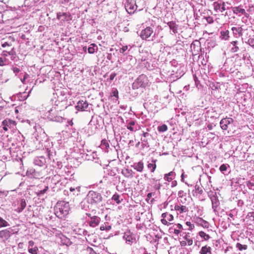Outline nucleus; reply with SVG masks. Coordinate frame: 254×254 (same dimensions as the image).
<instances>
[{"label": "nucleus", "mask_w": 254, "mask_h": 254, "mask_svg": "<svg viewBox=\"0 0 254 254\" xmlns=\"http://www.w3.org/2000/svg\"><path fill=\"white\" fill-rule=\"evenodd\" d=\"M103 198L101 194L97 191L90 190L86 197L80 202V207L84 210H88L93 206H102Z\"/></svg>", "instance_id": "1"}, {"label": "nucleus", "mask_w": 254, "mask_h": 254, "mask_svg": "<svg viewBox=\"0 0 254 254\" xmlns=\"http://www.w3.org/2000/svg\"><path fill=\"white\" fill-rule=\"evenodd\" d=\"M70 207L68 202L64 201H58L55 207V213L60 218L66 216L69 211Z\"/></svg>", "instance_id": "2"}, {"label": "nucleus", "mask_w": 254, "mask_h": 254, "mask_svg": "<svg viewBox=\"0 0 254 254\" xmlns=\"http://www.w3.org/2000/svg\"><path fill=\"white\" fill-rule=\"evenodd\" d=\"M148 82L147 77L144 74H141L133 82L132 88L137 89L140 87L144 88L148 85Z\"/></svg>", "instance_id": "3"}, {"label": "nucleus", "mask_w": 254, "mask_h": 254, "mask_svg": "<svg viewBox=\"0 0 254 254\" xmlns=\"http://www.w3.org/2000/svg\"><path fill=\"white\" fill-rule=\"evenodd\" d=\"M55 106L53 107L49 111L50 114H57L59 115V112L67 108L66 101H61L56 102Z\"/></svg>", "instance_id": "4"}, {"label": "nucleus", "mask_w": 254, "mask_h": 254, "mask_svg": "<svg viewBox=\"0 0 254 254\" xmlns=\"http://www.w3.org/2000/svg\"><path fill=\"white\" fill-rule=\"evenodd\" d=\"M86 215L88 217L86 218V222L90 227L95 228L99 225L101 222V218L99 216L92 215L88 213H86Z\"/></svg>", "instance_id": "5"}, {"label": "nucleus", "mask_w": 254, "mask_h": 254, "mask_svg": "<svg viewBox=\"0 0 254 254\" xmlns=\"http://www.w3.org/2000/svg\"><path fill=\"white\" fill-rule=\"evenodd\" d=\"M230 4L229 2H225L222 0H218L214 1L212 5L214 10L216 12H223L226 9H229V7H226V4Z\"/></svg>", "instance_id": "6"}, {"label": "nucleus", "mask_w": 254, "mask_h": 254, "mask_svg": "<svg viewBox=\"0 0 254 254\" xmlns=\"http://www.w3.org/2000/svg\"><path fill=\"white\" fill-rule=\"evenodd\" d=\"M123 238L125 241L126 243L129 245H131L136 242L134 235L129 230L126 231L124 233Z\"/></svg>", "instance_id": "7"}, {"label": "nucleus", "mask_w": 254, "mask_h": 254, "mask_svg": "<svg viewBox=\"0 0 254 254\" xmlns=\"http://www.w3.org/2000/svg\"><path fill=\"white\" fill-rule=\"evenodd\" d=\"M234 120L231 118L226 117L222 119L220 122V126L222 129L227 130L232 126Z\"/></svg>", "instance_id": "8"}, {"label": "nucleus", "mask_w": 254, "mask_h": 254, "mask_svg": "<svg viewBox=\"0 0 254 254\" xmlns=\"http://www.w3.org/2000/svg\"><path fill=\"white\" fill-rule=\"evenodd\" d=\"M137 6L134 1L132 0H127V1L125 4V8L129 14L133 13L137 9Z\"/></svg>", "instance_id": "9"}, {"label": "nucleus", "mask_w": 254, "mask_h": 254, "mask_svg": "<svg viewBox=\"0 0 254 254\" xmlns=\"http://www.w3.org/2000/svg\"><path fill=\"white\" fill-rule=\"evenodd\" d=\"M161 221L164 225L169 226V225L171 224L172 222L174 219V216L173 215L168 213L165 212L163 213L161 215Z\"/></svg>", "instance_id": "10"}, {"label": "nucleus", "mask_w": 254, "mask_h": 254, "mask_svg": "<svg viewBox=\"0 0 254 254\" xmlns=\"http://www.w3.org/2000/svg\"><path fill=\"white\" fill-rule=\"evenodd\" d=\"M210 199L212 203V208L215 213L218 212L219 210L220 202L216 194H213L210 196Z\"/></svg>", "instance_id": "11"}, {"label": "nucleus", "mask_w": 254, "mask_h": 254, "mask_svg": "<svg viewBox=\"0 0 254 254\" xmlns=\"http://www.w3.org/2000/svg\"><path fill=\"white\" fill-rule=\"evenodd\" d=\"M15 122L10 119H6L2 122L3 129L6 131L8 128H13L15 126Z\"/></svg>", "instance_id": "12"}, {"label": "nucleus", "mask_w": 254, "mask_h": 254, "mask_svg": "<svg viewBox=\"0 0 254 254\" xmlns=\"http://www.w3.org/2000/svg\"><path fill=\"white\" fill-rule=\"evenodd\" d=\"M37 133L35 134V138L36 140L39 141L40 143H42V141H45L47 139V136L45 131L41 128H39V130L37 131Z\"/></svg>", "instance_id": "13"}, {"label": "nucleus", "mask_w": 254, "mask_h": 254, "mask_svg": "<svg viewBox=\"0 0 254 254\" xmlns=\"http://www.w3.org/2000/svg\"><path fill=\"white\" fill-rule=\"evenodd\" d=\"M26 175L29 178L39 179L41 177V174L40 172L36 171L33 168H29L26 172Z\"/></svg>", "instance_id": "14"}, {"label": "nucleus", "mask_w": 254, "mask_h": 254, "mask_svg": "<svg viewBox=\"0 0 254 254\" xmlns=\"http://www.w3.org/2000/svg\"><path fill=\"white\" fill-rule=\"evenodd\" d=\"M89 104L86 100H80L79 101L76 106V109L78 111H88Z\"/></svg>", "instance_id": "15"}, {"label": "nucleus", "mask_w": 254, "mask_h": 254, "mask_svg": "<svg viewBox=\"0 0 254 254\" xmlns=\"http://www.w3.org/2000/svg\"><path fill=\"white\" fill-rule=\"evenodd\" d=\"M13 229L9 228L0 231V238L3 241L8 240L11 236Z\"/></svg>", "instance_id": "16"}, {"label": "nucleus", "mask_w": 254, "mask_h": 254, "mask_svg": "<svg viewBox=\"0 0 254 254\" xmlns=\"http://www.w3.org/2000/svg\"><path fill=\"white\" fill-rule=\"evenodd\" d=\"M153 31L150 27H147L142 30L140 33V37L143 40H145L149 38L152 34Z\"/></svg>", "instance_id": "17"}, {"label": "nucleus", "mask_w": 254, "mask_h": 254, "mask_svg": "<svg viewBox=\"0 0 254 254\" xmlns=\"http://www.w3.org/2000/svg\"><path fill=\"white\" fill-rule=\"evenodd\" d=\"M151 137V135L148 132H143L142 136L141 138V143L142 148L143 149L145 147H149V145L148 142V137Z\"/></svg>", "instance_id": "18"}, {"label": "nucleus", "mask_w": 254, "mask_h": 254, "mask_svg": "<svg viewBox=\"0 0 254 254\" xmlns=\"http://www.w3.org/2000/svg\"><path fill=\"white\" fill-rule=\"evenodd\" d=\"M34 163L36 165L42 167L46 165V159L45 157L43 156L36 157L34 160Z\"/></svg>", "instance_id": "19"}, {"label": "nucleus", "mask_w": 254, "mask_h": 254, "mask_svg": "<svg viewBox=\"0 0 254 254\" xmlns=\"http://www.w3.org/2000/svg\"><path fill=\"white\" fill-rule=\"evenodd\" d=\"M174 209L176 211L177 214H181L187 212L189 211L188 208L181 204H177L174 206Z\"/></svg>", "instance_id": "20"}, {"label": "nucleus", "mask_w": 254, "mask_h": 254, "mask_svg": "<svg viewBox=\"0 0 254 254\" xmlns=\"http://www.w3.org/2000/svg\"><path fill=\"white\" fill-rule=\"evenodd\" d=\"M231 30L233 35L236 38L240 37L243 35V29L240 26L233 27Z\"/></svg>", "instance_id": "21"}, {"label": "nucleus", "mask_w": 254, "mask_h": 254, "mask_svg": "<svg viewBox=\"0 0 254 254\" xmlns=\"http://www.w3.org/2000/svg\"><path fill=\"white\" fill-rule=\"evenodd\" d=\"M57 17L58 19L63 21H68L71 19L69 14L65 12H58Z\"/></svg>", "instance_id": "22"}, {"label": "nucleus", "mask_w": 254, "mask_h": 254, "mask_svg": "<svg viewBox=\"0 0 254 254\" xmlns=\"http://www.w3.org/2000/svg\"><path fill=\"white\" fill-rule=\"evenodd\" d=\"M92 122V120H91L88 125L87 133L89 135L94 134L97 128V127L94 124L93 125Z\"/></svg>", "instance_id": "23"}, {"label": "nucleus", "mask_w": 254, "mask_h": 254, "mask_svg": "<svg viewBox=\"0 0 254 254\" xmlns=\"http://www.w3.org/2000/svg\"><path fill=\"white\" fill-rule=\"evenodd\" d=\"M131 167L137 172H142L144 168V164L142 161L137 163H134Z\"/></svg>", "instance_id": "24"}, {"label": "nucleus", "mask_w": 254, "mask_h": 254, "mask_svg": "<svg viewBox=\"0 0 254 254\" xmlns=\"http://www.w3.org/2000/svg\"><path fill=\"white\" fill-rule=\"evenodd\" d=\"M109 144L107 140L104 139L101 141L100 147L105 152H109Z\"/></svg>", "instance_id": "25"}, {"label": "nucleus", "mask_w": 254, "mask_h": 254, "mask_svg": "<svg viewBox=\"0 0 254 254\" xmlns=\"http://www.w3.org/2000/svg\"><path fill=\"white\" fill-rule=\"evenodd\" d=\"M122 174L126 178H132L134 175V172L132 170L129 169H124L122 171Z\"/></svg>", "instance_id": "26"}, {"label": "nucleus", "mask_w": 254, "mask_h": 254, "mask_svg": "<svg viewBox=\"0 0 254 254\" xmlns=\"http://www.w3.org/2000/svg\"><path fill=\"white\" fill-rule=\"evenodd\" d=\"M176 173L174 171H171L169 173L166 174L164 175V179L165 181L168 182H171L175 179Z\"/></svg>", "instance_id": "27"}, {"label": "nucleus", "mask_w": 254, "mask_h": 254, "mask_svg": "<svg viewBox=\"0 0 254 254\" xmlns=\"http://www.w3.org/2000/svg\"><path fill=\"white\" fill-rule=\"evenodd\" d=\"M112 229V224L109 222H104L101 224L100 227V230L101 231H106V232L109 231Z\"/></svg>", "instance_id": "28"}, {"label": "nucleus", "mask_w": 254, "mask_h": 254, "mask_svg": "<svg viewBox=\"0 0 254 254\" xmlns=\"http://www.w3.org/2000/svg\"><path fill=\"white\" fill-rule=\"evenodd\" d=\"M190 49L191 51H194L195 55H196V53L200 50V43L198 41L193 42L190 45Z\"/></svg>", "instance_id": "29"}, {"label": "nucleus", "mask_w": 254, "mask_h": 254, "mask_svg": "<svg viewBox=\"0 0 254 254\" xmlns=\"http://www.w3.org/2000/svg\"><path fill=\"white\" fill-rule=\"evenodd\" d=\"M167 25L169 26L170 29L172 30L174 34H176L178 32V25H177L175 22L173 21H170L167 23Z\"/></svg>", "instance_id": "30"}, {"label": "nucleus", "mask_w": 254, "mask_h": 254, "mask_svg": "<svg viewBox=\"0 0 254 254\" xmlns=\"http://www.w3.org/2000/svg\"><path fill=\"white\" fill-rule=\"evenodd\" d=\"M26 206V203L24 199H21L20 200V206L18 207L15 210L18 213L21 212Z\"/></svg>", "instance_id": "31"}, {"label": "nucleus", "mask_w": 254, "mask_h": 254, "mask_svg": "<svg viewBox=\"0 0 254 254\" xmlns=\"http://www.w3.org/2000/svg\"><path fill=\"white\" fill-rule=\"evenodd\" d=\"M200 254H212L211 252V248L207 245L203 246L201 248L200 252Z\"/></svg>", "instance_id": "32"}, {"label": "nucleus", "mask_w": 254, "mask_h": 254, "mask_svg": "<svg viewBox=\"0 0 254 254\" xmlns=\"http://www.w3.org/2000/svg\"><path fill=\"white\" fill-rule=\"evenodd\" d=\"M232 10L233 13L236 14L241 13L245 15L246 14L245 9L241 8V6L233 7Z\"/></svg>", "instance_id": "33"}, {"label": "nucleus", "mask_w": 254, "mask_h": 254, "mask_svg": "<svg viewBox=\"0 0 254 254\" xmlns=\"http://www.w3.org/2000/svg\"><path fill=\"white\" fill-rule=\"evenodd\" d=\"M135 122L134 121H131L129 122L126 126L127 128L131 131H135L137 130L136 127L135 126Z\"/></svg>", "instance_id": "34"}, {"label": "nucleus", "mask_w": 254, "mask_h": 254, "mask_svg": "<svg viewBox=\"0 0 254 254\" xmlns=\"http://www.w3.org/2000/svg\"><path fill=\"white\" fill-rule=\"evenodd\" d=\"M197 223L199 225L201 226L202 227L205 228H208L209 226V223L207 221L203 220L201 218H198L197 219Z\"/></svg>", "instance_id": "35"}, {"label": "nucleus", "mask_w": 254, "mask_h": 254, "mask_svg": "<svg viewBox=\"0 0 254 254\" xmlns=\"http://www.w3.org/2000/svg\"><path fill=\"white\" fill-rule=\"evenodd\" d=\"M232 47H231V51L233 53L238 52L239 50V43L237 41H232L231 43Z\"/></svg>", "instance_id": "36"}, {"label": "nucleus", "mask_w": 254, "mask_h": 254, "mask_svg": "<svg viewBox=\"0 0 254 254\" xmlns=\"http://www.w3.org/2000/svg\"><path fill=\"white\" fill-rule=\"evenodd\" d=\"M30 92L31 91H29L28 94L26 92L19 93L17 95V97L19 100L24 101L28 98Z\"/></svg>", "instance_id": "37"}, {"label": "nucleus", "mask_w": 254, "mask_h": 254, "mask_svg": "<svg viewBox=\"0 0 254 254\" xmlns=\"http://www.w3.org/2000/svg\"><path fill=\"white\" fill-rule=\"evenodd\" d=\"M49 116H51V117H49V118H51V119L53 121L61 122L63 121V118L61 115H59L57 114H50L49 113Z\"/></svg>", "instance_id": "38"}, {"label": "nucleus", "mask_w": 254, "mask_h": 254, "mask_svg": "<svg viewBox=\"0 0 254 254\" xmlns=\"http://www.w3.org/2000/svg\"><path fill=\"white\" fill-rule=\"evenodd\" d=\"M220 38L222 40H228V38H229V31L228 30L221 31Z\"/></svg>", "instance_id": "39"}, {"label": "nucleus", "mask_w": 254, "mask_h": 254, "mask_svg": "<svg viewBox=\"0 0 254 254\" xmlns=\"http://www.w3.org/2000/svg\"><path fill=\"white\" fill-rule=\"evenodd\" d=\"M97 50L98 47L95 44H91L87 49L88 52L89 54H94L95 52L97 51Z\"/></svg>", "instance_id": "40"}, {"label": "nucleus", "mask_w": 254, "mask_h": 254, "mask_svg": "<svg viewBox=\"0 0 254 254\" xmlns=\"http://www.w3.org/2000/svg\"><path fill=\"white\" fill-rule=\"evenodd\" d=\"M229 167V165L228 164H223L220 166L219 170L223 174H226Z\"/></svg>", "instance_id": "41"}, {"label": "nucleus", "mask_w": 254, "mask_h": 254, "mask_svg": "<svg viewBox=\"0 0 254 254\" xmlns=\"http://www.w3.org/2000/svg\"><path fill=\"white\" fill-rule=\"evenodd\" d=\"M199 236L205 241H207L210 239L209 235L207 234L203 231H200L198 233Z\"/></svg>", "instance_id": "42"}, {"label": "nucleus", "mask_w": 254, "mask_h": 254, "mask_svg": "<svg viewBox=\"0 0 254 254\" xmlns=\"http://www.w3.org/2000/svg\"><path fill=\"white\" fill-rule=\"evenodd\" d=\"M152 163H149L147 165V167L148 169H150L151 172H154L156 168V165L155 164V161L152 160Z\"/></svg>", "instance_id": "43"}, {"label": "nucleus", "mask_w": 254, "mask_h": 254, "mask_svg": "<svg viewBox=\"0 0 254 254\" xmlns=\"http://www.w3.org/2000/svg\"><path fill=\"white\" fill-rule=\"evenodd\" d=\"M70 190L71 192H74V195H78L80 191V187H77L76 188L71 187Z\"/></svg>", "instance_id": "44"}, {"label": "nucleus", "mask_w": 254, "mask_h": 254, "mask_svg": "<svg viewBox=\"0 0 254 254\" xmlns=\"http://www.w3.org/2000/svg\"><path fill=\"white\" fill-rule=\"evenodd\" d=\"M120 198V195L116 193L113 195L112 199L114 200L117 204H120L121 203Z\"/></svg>", "instance_id": "45"}, {"label": "nucleus", "mask_w": 254, "mask_h": 254, "mask_svg": "<svg viewBox=\"0 0 254 254\" xmlns=\"http://www.w3.org/2000/svg\"><path fill=\"white\" fill-rule=\"evenodd\" d=\"M9 226L8 222L0 217V228L5 227Z\"/></svg>", "instance_id": "46"}, {"label": "nucleus", "mask_w": 254, "mask_h": 254, "mask_svg": "<svg viewBox=\"0 0 254 254\" xmlns=\"http://www.w3.org/2000/svg\"><path fill=\"white\" fill-rule=\"evenodd\" d=\"M236 247L239 251H243V250H247L248 246H247V245H243L241 244L238 243L236 244Z\"/></svg>", "instance_id": "47"}, {"label": "nucleus", "mask_w": 254, "mask_h": 254, "mask_svg": "<svg viewBox=\"0 0 254 254\" xmlns=\"http://www.w3.org/2000/svg\"><path fill=\"white\" fill-rule=\"evenodd\" d=\"M168 129V127L166 125H163L162 126L158 127V130L159 132H165Z\"/></svg>", "instance_id": "48"}, {"label": "nucleus", "mask_w": 254, "mask_h": 254, "mask_svg": "<svg viewBox=\"0 0 254 254\" xmlns=\"http://www.w3.org/2000/svg\"><path fill=\"white\" fill-rule=\"evenodd\" d=\"M7 64V60L5 57H0V66H3Z\"/></svg>", "instance_id": "49"}, {"label": "nucleus", "mask_w": 254, "mask_h": 254, "mask_svg": "<svg viewBox=\"0 0 254 254\" xmlns=\"http://www.w3.org/2000/svg\"><path fill=\"white\" fill-rule=\"evenodd\" d=\"M38 249L37 247H35L34 248H28V252L29 253L31 254H37V251Z\"/></svg>", "instance_id": "50"}, {"label": "nucleus", "mask_w": 254, "mask_h": 254, "mask_svg": "<svg viewBox=\"0 0 254 254\" xmlns=\"http://www.w3.org/2000/svg\"><path fill=\"white\" fill-rule=\"evenodd\" d=\"M195 190L196 192L201 194L203 193V190L199 186L196 185L194 187Z\"/></svg>", "instance_id": "51"}, {"label": "nucleus", "mask_w": 254, "mask_h": 254, "mask_svg": "<svg viewBox=\"0 0 254 254\" xmlns=\"http://www.w3.org/2000/svg\"><path fill=\"white\" fill-rule=\"evenodd\" d=\"M111 96L115 97L116 98H117L118 99V90L117 89H113L111 93Z\"/></svg>", "instance_id": "52"}, {"label": "nucleus", "mask_w": 254, "mask_h": 254, "mask_svg": "<svg viewBox=\"0 0 254 254\" xmlns=\"http://www.w3.org/2000/svg\"><path fill=\"white\" fill-rule=\"evenodd\" d=\"M247 186L251 190H254V183L250 181L247 182Z\"/></svg>", "instance_id": "53"}, {"label": "nucleus", "mask_w": 254, "mask_h": 254, "mask_svg": "<svg viewBox=\"0 0 254 254\" xmlns=\"http://www.w3.org/2000/svg\"><path fill=\"white\" fill-rule=\"evenodd\" d=\"M48 190V186H46L44 188V189H43V190H40L38 192V195H42V194H44L47 191V190Z\"/></svg>", "instance_id": "54"}, {"label": "nucleus", "mask_w": 254, "mask_h": 254, "mask_svg": "<svg viewBox=\"0 0 254 254\" xmlns=\"http://www.w3.org/2000/svg\"><path fill=\"white\" fill-rule=\"evenodd\" d=\"M186 224L189 227V230H192L194 228V225L192 224L190 222L187 221L186 223Z\"/></svg>", "instance_id": "55"}, {"label": "nucleus", "mask_w": 254, "mask_h": 254, "mask_svg": "<svg viewBox=\"0 0 254 254\" xmlns=\"http://www.w3.org/2000/svg\"><path fill=\"white\" fill-rule=\"evenodd\" d=\"M248 44L250 46L254 47V38H250L248 41Z\"/></svg>", "instance_id": "56"}, {"label": "nucleus", "mask_w": 254, "mask_h": 254, "mask_svg": "<svg viewBox=\"0 0 254 254\" xmlns=\"http://www.w3.org/2000/svg\"><path fill=\"white\" fill-rule=\"evenodd\" d=\"M154 194H155V193H154V192H149V193H148L147 194V197H146V201L147 202H149V199L151 198V197L153 195H154Z\"/></svg>", "instance_id": "57"}, {"label": "nucleus", "mask_w": 254, "mask_h": 254, "mask_svg": "<svg viewBox=\"0 0 254 254\" xmlns=\"http://www.w3.org/2000/svg\"><path fill=\"white\" fill-rule=\"evenodd\" d=\"M128 46H123L122 48L120 49V52L122 54L124 53V52L128 49Z\"/></svg>", "instance_id": "58"}, {"label": "nucleus", "mask_w": 254, "mask_h": 254, "mask_svg": "<svg viewBox=\"0 0 254 254\" xmlns=\"http://www.w3.org/2000/svg\"><path fill=\"white\" fill-rule=\"evenodd\" d=\"M55 165L53 164V166L57 167L59 169H61L63 166L62 163L61 162L57 161L55 163Z\"/></svg>", "instance_id": "59"}, {"label": "nucleus", "mask_w": 254, "mask_h": 254, "mask_svg": "<svg viewBox=\"0 0 254 254\" xmlns=\"http://www.w3.org/2000/svg\"><path fill=\"white\" fill-rule=\"evenodd\" d=\"M8 55H10L11 56H13V55H16V53L14 50V48H11L10 51H8Z\"/></svg>", "instance_id": "60"}, {"label": "nucleus", "mask_w": 254, "mask_h": 254, "mask_svg": "<svg viewBox=\"0 0 254 254\" xmlns=\"http://www.w3.org/2000/svg\"><path fill=\"white\" fill-rule=\"evenodd\" d=\"M47 153L49 159L51 160L52 159V156H53L54 152H51V150L47 149Z\"/></svg>", "instance_id": "61"}, {"label": "nucleus", "mask_w": 254, "mask_h": 254, "mask_svg": "<svg viewBox=\"0 0 254 254\" xmlns=\"http://www.w3.org/2000/svg\"><path fill=\"white\" fill-rule=\"evenodd\" d=\"M207 22L209 23H212L213 22V18L211 16H208L206 18Z\"/></svg>", "instance_id": "62"}, {"label": "nucleus", "mask_w": 254, "mask_h": 254, "mask_svg": "<svg viewBox=\"0 0 254 254\" xmlns=\"http://www.w3.org/2000/svg\"><path fill=\"white\" fill-rule=\"evenodd\" d=\"M117 75V74L115 72L112 73L110 75L109 80L110 81H112L115 76Z\"/></svg>", "instance_id": "63"}, {"label": "nucleus", "mask_w": 254, "mask_h": 254, "mask_svg": "<svg viewBox=\"0 0 254 254\" xmlns=\"http://www.w3.org/2000/svg\"><path fill=\"white\" fill-rule=\"evenodd\" d=\"M12 70L14 73L16 74L18 73H19L20 71V69L16 67H12Z\"/></svg>", "instance_id": "64"}]
</instances>
